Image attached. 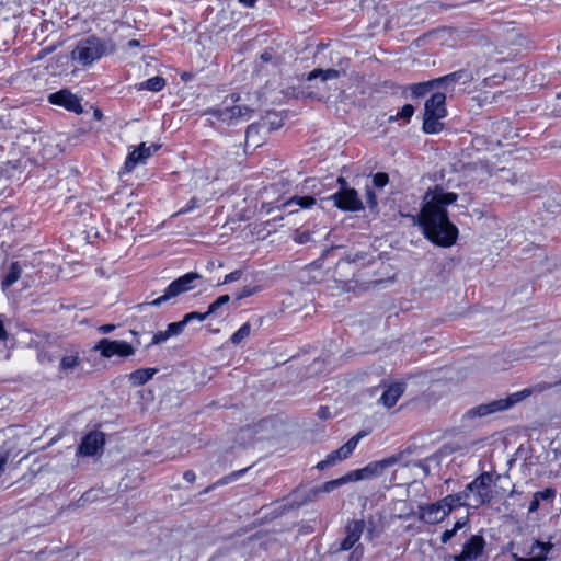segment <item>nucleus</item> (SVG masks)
Returning <instances> with one entry per match:
<instances>
[{"label":"nucleus","instance_id":"nucleus-49","mask_svg":"<svg viewBox=\"0 0 561 561\" xmlns=\"http://www.w3.org/2000/svg\"><path fill=\"white\" fill-rule=\"evenodd\" d=\"M366 199H367V204L369 205V207L373 208L377 205L376 195L369 187H367V191H366Z\"/></svg>","mask_w":561,"mask_h":561},{"label":"nucleus","instance_id":"nucleus-45","mask_svg":"<svg viewBox=\"0 0 561 561\" xmlns=\"http://www.w3.org/2000/svg\"><path fill=\"white\" fill-rule=\"evenodd\" d=\"M170 334L168 333V330L165 331H159L157 332L151 341V345L160 344L165 342L168 339H170Z\"/></svg>","mask_w":561,"mask_h":561},{"label":"nucleus","instance_id":"nucleus-62","mask_svg":"<svg viewBox=\"0 0 561 561\" xmlns=\"http://www.w3.org/2000/svg\"><path fill=\"white\" fill-rule=\"evenodd\" d=\"M366 538H368L369 540H371L374 538V535H373V530L371 529H368L367 534H366Z\"/></svg>","mask_w":561,"mask_h":561},{"label":"nucleus","instance_id":"nucleus-19","mask_svg":"<svg viewBox=\"0 0 561 561\" xmlns=\"http://www.w3.org/2000/svg\"><path fill=\"white\" fill-rule=\"evenodd\" d=\"M403 392L404 383L396 382L383 391V393L380 397V402L387 408H392L397 403L399 398L403 394Z\"/></svg>","mask_w":561,"mask_h":561},{"label":"nucleus","instance_id":"nucleus-35","mask_svg":"<svg viewBox=\"0 0 561 561\" xmlns=\"http://www.w3.org/2000/svg\"><path fill=\"white\" fill-rule=\"evenodd\" d=\"M347 479H346V476H343L339 479H335V480H331V481H327L324 482L320 488H319V492H323V493H330L332 492L334 489L347 483Z\"/></svg>","mask_w":561,"mask_h":561},{"label":"nucleus","instance_id":"nucleus-58","mask_svg":"<svg viewBox=\"0 0 561 561\" xmlns=\"http://www.w3.org/2000/svg\"><path fill=\"white\" fill-rule=\"evenodd\" d=\"M329 415H330L329 409L321 407L320 410H319V416L321 419H327Z\"/></svg>","mask_w":561,"mask_h":561},{"label":"nucleus","instance_id":"nucleus-39","mask_svg":"<svg viewBox=\"0 0 561 561\" xmlns=\"http://www.w3.org/2000/svg\"><path fill=\"white\" fill-rule=\"evenodd\" d=\"M261 291V286L257 285H248L244 286L238 294H237V300H241L243 298L250 297L254 294H257Z\"/></svg>","mask_w":561,"mask_h":561},{"label":"nucleus","instance_id":"nucleus-26","mask_svg":"<svg viewBox=\"0 0 561 561\" xmlns=\"http://www.w3.org/2000/svg\"><path fill=\"white\" fill-rule=\"evenodd\" d=\"M260 66L271 65L277 67L282 62L280 56L274 48H266L259 57Z\"/></svg>","mask_w":561,"mask_h":561},{"label":"nucleus","instance_id":"nucleus-2","mask_svg":"<svg viewBox=\"0 0 561 561\" xmlns=\"http://www.w3.org/2000/svg\"><path fill=\"white\" fill-rule=\"evenodd\" d=\"M115 45L112 41H104L96 36H89L78 42L71 53V58L83 66L91 65L104 55L113 53Z\"/></svg>","mask_w":561,"mask_h":561},{"label":"nucleus","instance_id":"nucleus-9","mask_svg":"<svg viewBox=\"0 0 561 561\" xmlns=\"http://www.w3.org/2000/svg\"><path fill=\"white\" fill-rule=\"evenodd\" d=\"M103 357L111 358L113 356L129 357L134 355L135 348L125 341H112L102 339L94 347Z\"/></svg>","mask_w":561,"mask_h":561},{"label":"nucleus","instance_id":"nucleus-1","mask_svg":"<svg viewBox=\"0 0 561 561\" xmlns=\"http://www.w3.org/2000/svg\"><path fill=\"white\" fill-rule=\"evenodd\" d=\"M457 199L458 194L446 192L439 185L425 193L419 222L424 236L434 244L448 248L456 242L458 228L449 220L447 207Z\"/></svg>","mask_w":561,"mask_h":561},{"label":"nucleus","instance_id":"nucleus-61","mask_svg":"<svg viewBox=\"0 0 561 561\" xmlns=\"http://www.w3.org/2000/svg\"><path fill=\"white\" fill-rule=\"evenodd\" d=\"M128 45H129L130 47H133V46H138V45H139V43H138V41H136V39H130V41L128 42Z\"/></svg>","mask_w":561,"mask_h":561},{"label":"nucleus","instance_id":"nucleus-50","mask_svg":"<svg viewBox=\"0 0 561 561\" xmlns=\"http://www.w3.org/2000/svg\"><path fill=\"white\" fill-rule=\"evenodd\" d=\"M456 535V529H446L440 537L443 543H447Z\"/></svg>","mask_w":561,"mask_h":561},{"label":"nucleus","instance_id":"nucleus-25","mask_svg":"<svg viewBox=\"0 0 561 561\" xmlns=\"http://www.w3.org/2000/svg\"><path fill=\"white\" fill-rule=\"evenodd\" d=\"M21 272H22V270H21V266L19 265V263L13 262L10 265L8 273L5 274V276L2 279V283H1L2 288L7 289L10 286H12L21 277Z\"/></svg>","mask_w":561,"mask_h":561},{"label":"nucleus","instance_id":"nucleus-48","mask_svg":"<svg viewBox=\"0 0 561 561\" xmlns=\"http://www.w3.org/2000/svg\"><path fill=\"white\" fill-rule=\"evenodd\" d=\"M5 316L0 314V341L5 342L8 340V332L4 328Z\"/></svg>","mask_w":561,"mask_h":561},{"label":"nucleus","instance_id":"nucleus-16","mask_svg":"<svg viewBox=\"0 0 561 561\" xmlns=\"http://www.w3.org/2000/svg\"><path fill=\"white\" fill-rule=\"evenodd\" d=\"M446 95L442 92L434 93L426 102H425V115H433L436 117H445L447 115V110L445 106Z\"/></svg>","mask_w":561,"mask_h":561},{"label":"nucleus","instance_id":"nucleus-15","mask_svg":"<svg viewBox=\"0 0 561 561\" xmlns=\"http://www.w3.org/2000/svg\"><path fill=\"white\" fill-rule=\"evenodd\" d=\"M251 110L248 106L233 105L225 106L214 111L217 118L224 123H231L241 117H249Z\"/></svg>","mask_w":561,"mask_h":561},{"label":"nucleus","instance_id":"nucleus-31","mask_svg":"<svg viewBox=\"0 0 561 561\" xmlns=\"http://www.w3.org/2000/svg\"><path fill=\"white\" fill-rule=\"evenodd\" d=\"M251 334L250 322L243 323L230 337V341L234 345H239Z\"/></svg>","mask_w":561,"mask_h":561},{"label":"nucleus","instance_id":"nucleus-29","mask_svg":"<svg viewBox=\"0 0 561 561\" xmlns=\"http://www.w3.org/2000/svg\"><path fill=\"white\" fill-rule=\"evenodd\" d=\"M440 118L442 117L424 114L423 130L427 134H436L440 131L443 128V124L439 123Z\"/></svg>","mask_w":561,"mask_h":561},{"label":"nucleus","instance_id":"nucleus-37","mask_svg":"<svg viewBox=\"0 0 561 561\" xmlns=\"http://www.w3.org/2000/svg\"><path fill=\"white\" fill-rule=\"evenodd\" d=\"M559 385H561V381H557V382L540 381V382H537L534 386L528 387V388H529V390H531V394H535V393H541L543 391L550 390L553 387H557Z\"/></svg>","mask_w":561,"mask_h":561},{"label":"nucleus","instance_id":"nucleus-44","mask_svg":"<svg viewBox=\"0 0 561 561\" xmlns=\"http://www.w3.org/2000/svg\"><path fill=\"white\" fill-rule=\"evenodd\" d=\"M297 243L304 244L313 241L312 234L309 231L297 232L295 236Z\"/></svg>","mask_w":561,"mask_h":561},{"label":"nucleus","instance_id":"nucleus-43","mask_svg":"<svg viewBox=\"0 0 561 561\" xmlns=\"http://www.w3.org/2000/svg\"><path fill=\"white\" fill-rule=\"evenodd\" d=\"M414 114V107L411 104H405L401 111L397 114V118H402L404 121H410L412 115Z\"/></svg>","mask_w":561,"mask_h":561},{"label":"nucleus","instance_id":"nucleus-7","mask_svg":"<svg viewBox=\"0 0 561 561\" xmlns=\"http://www.w3.org/2000/svg\"><path fill=\"white\" fill-rule=\"evenodd\" d=\"M366 435H367L366 431L358 432L356 435H354L352 438H350L344 445H342L339 449L328 454L325 459L319 461L316 467L319 470H324L328 467L335 466L337 462H341V461L347 459L353 454V451L357 447L360 439L364 438Z\"/></svg>","mask_w":561,"mask_h":561},{"label":"nucleus","instance_id":"nucleus-46","mask_svg":"<svg viewBox=\"0 0 561 561\" xmlns=\"http://www.w3.org/2000/svg\"><path fill=\"white\" fill-rule=\"evenodd\" d=\"M363 554H364L363 546L362 545H357L353 549V551H352V553H351V556L348 558V561H362Z\"/></svg>","mask_w":561,"mask_h":561},{"label":"nucleus","instance_id":"nucleus-64","mask_svg":"<svg viewBox=\"0 0 561 561\" xmlns=\"http://www.w3.org/2000/svg\"><path fill=\"white\" fill-rule=\"evenodd\" d=\"M251 432H252L251 427H247L241 431L242 434H247V433H251Z\"/></svg>","mask_w":561,"mask_h":561},{"label":"nucleus","instance_id":"nucleus-10","mask_svg":"<svg viewBox=\"0 0 561 561\" xmlns=\"http://www.w3.org/2000/svg\"><path fill=\"white\" fill-rule=\"evenodd\" d=\"M49 103L58 106H62L66 110L73 112L76 114L83 113V107L81 105V100L76 94L70 91L64 89L57 91L55 93H50L48 95Z\"/></svg>","mask_w":561,"mask_h":561},{"label":"nucleus","instance_id":"nucleus-63","mask_svg":"<svg viewBox=\"0 0 561 561\" xmlns=\"http://www.w3.org/2000/svg\"><path fill=\"white\" fill-rule=\"evenodd\" d=\"M5 466L0 461V476L4 472Z\"/></svg>","mask_w":561,"mask_h":561},{"label":"nucleus","instance_id":"nucleus-60","mask_svg":"<svg viewBox=\"0 0 561 561\" xmlns=\"http://www.w3.org/2000/svg\"><path fill=\"white\" fill-rule=\"evenodd\" d=\"M513 558L515 559V561H541L537 559L518 557L517 554H513Z\"/></svg>","mask_w":561,"mask_h":561},{"label":"nucleus","instance_id":"nucleus-27","mask_svg":"<svg viewBox=\"0 0 561 561\" xmlns=\"http://www.w3.org/2000/svg\"><path fill=\"white\" fill-rule=\"evenodd\" d=\"M340 71L336 69H314L307 76V80L311 81L317 78H321L322 81L337 79Z\"/></svg>","mask_w":561,"mask_h":561},{"label":"nucleus","instance_id":"nucleus-22","mask_svg":"<svg viewBox=\"0 0 561 561\" xmlns=\"http://www.w3.org/2000/svg\"><path fill=\"white\" fill-rule=\"evenodd\" d=\"M156 368H140L129 374L128 379L133 386L139 387L149 381L156 374Z\"/></svg>","mask_w":561,"mask_h":561},{"label":"nucleus","instance_id":"nucleus-56","mask_svg":"<svg viewBox=\"0 0 561 561\" xmlns=\"http://www.w3.org/2000/svg\"><path fill=\"white\" fill-rule=\"evenodd\" d=\"M468 519L467 518H460L458 519L454 527L451 529H456V533L461 529L466 524H467Z\"/></svg>","mask_w":561,"mask_h":561},{"label":"nucleus","instance_id":"nucleus-14","mask_svg":"<svg viewBox=\"0 0 561 561\" xmlns=\"http://www.w3.org/2000/svg\"><path fill=\"white\" fill-rule=\"evenodd\" d=\"M105 444V436L102 432H90L87 434L79 448V454L83 456H94Z\"/></svg>","mask_w":561,"mask_h":561},{"label":"nucleus","instance_id":"nucleus-36","mask_svg":"<svg viewBox=\"0 0 561 561\" xmlns=\"http://www.w3.org/2000/svg\"><path fill=\"white\" fill-rule=\"evenodd\" d=\"M230 301V296L229 295H222V296H219L214 302H211L208 307V313L209 316L210 314H217L219 309L227 305L228 302Z\"/></svg>","mask_w":561,"mask_h":561},{"label":"nucleus","instance_id":"nucleus-3","mask_svg":"<svg viewBox=\"0 0 561 561\" xmlns=\"http://www.w3.org/2000/svg\"><path fill=\"white\" fill-rule=\"evenodd\" d=\"M493 477V472H482L466 485L465 491H468L470 494L469 504L471 507L478 508L492 501L493 492L491 485L495 482Z\"/></svg>","mask_w":561,"mask_h":561},{"label":"nucleus","instance_id":"nucleus-24","mask_svg":"<svg viewBox=\"0 0 561 561\" xmlns=\"http://www.w3.org/2000/svg\"><path fill=\"white\" fill-rule=\"evenodd\" d=\"M164 87H165V80L159 76L149 78L148 80L137 83L135 85L137 91L149 90V91H153V92H159Z\"/></svg>","mask_w":561,"mask_h":561},{"label":"nucleus","instance_id":"nucleus-34","mask_svg":"<svg viewBox=\"0 0 561 561\" xmlns=\"http://www.w3.org/2000/svg\"><path fill=\"white\" fill-rule=\"evenodd\" d=\"M80 364V358L77 354L66 355L61 358L59 368L64 371L72 370Z\"/></svg>","mask_w":561,"mask_h":561},{"label":"nucleus","instance_id":"nucleus-20","mask_svg":"<svg viewBox=\"0 0 561 561\" xmlns=\"http://www.w3.org/2000/svg\"><path fill=\"white\" fill-rule=\"evenodd\" d=\"M440 503L444 504L446 510H449V513L451 510L459 507V506H470V494L468 491H462L457 494H450L445 496L443 500H440Z\"/></svg>","mask_w":561,"mask_h":561},{"label":"nucleus","instance_id":"nucleus-13","mask_svg":"<svg viewBox=\"0 0 561 561\" xmlns=\"http://www.w3.org/2000/svg\"><path fill=\"white\" fill-rule=\"evenodd\" d=\"M449 514V510H446L440 501L420 506L419 519L427 524H437Z\"/></svg>","mask_w":561,"mask_h":561},{"label":"nucleus","instance_id":"nucleus-54","mask_svg":"<svg viewBox=\"0 0 561 561\" xmlns=\"http://www.w3.org/2000/svg\"><path fill=\"white\" fill-rule=\"evenodd\" d=\"M115 329L114 324H104L99 328V332L102 334L111 333Z\"/></svg>","mask_w":561,"mask_h":561},{"label":"nucleus","instance_id":"nucleus-32","mask_svg":"<svg viewBox=\"0 0 561 561\" xmlns=\"http://www.w3.org/2000/svg\"><path fill=\"white\" fill-rule=\"evenodd\" d=\"M436 85V82L428 81V82H421V83H414L410 85V90L412 93V96L420 98L424 96L426 93L433 89V87Z\"/></svg>","mask_w":561,"mask_h":561},{"label":"nucleus","instance_id":"nucleus-51","mask_svg":"<svg viewBox=\"0 0 561 561\" xmlns=\"http://www.w3.org/2000/svg\"><path fill=\"white\" fill-rule=\"evenodd\" d=\"M196 207V199L192 198L183 208L179 210V214H186Z\"/></svg>","mask_w":561,"mask_h":561},{"label":"nucleus","instance_id":"nucleus-53","mask_svg":"<svg viewBox=\"0 0 561 561\" xmlns=\"http://www.w3.org/2000/svg\"><path fill=\"white\" fill-rule=\"evenodd\" d=\"M183 478H184L185 481H187L190 483H193L195 481V479H196V474H195L194 471L187 470V471L184 472Z\"/></svg>","mask_w":561,"mask_h":561},{"label":"nucleus","instance_id":"nucleus-40","mask_svg":"<svg viewBox=\"0 0 561 561\" xmlns=\"http://www.w3.org/2000/svg\"><path fill=\"white\" fill-rule=\"evenodd\" d=\"M207 317H209V313L208 311L206 312H197V311H192V312H188L186 313L184 317H183V320L184 322L186 323V325L192 322V321H204Z\"/></svg>","mask_w":561,"mask_h":561},{"label":"nucleus","instance_id":"nucleus-12","mask_svg":"<svg viewBox=\"0 0 561 561\" xmlns=\"http://www.w3.org/2000/svg\"><path fill=\"white\" fill-rule=\"evenodd\" d=\"M160 146L158 145H150L146 146L145 142H141L137 148H135L128 156L124 164V169L126 172L133 171L136 165L139 163H145V161L151 157Z\"/></svg>","mask_w":561,"mask_h":561},{"label":"nucleus","instance_id":"nucleus-42","mask_svg":"<svg viewBox=\"0 0 561 561\" xmlns=\"http://www.w3.org/2000/svg\"><path fill=\"white\" fill-rule=\"evenodd\" d=\"M389 182V176L385 172H378L373 176L374 186L378 188L385 187Z\"/></svg>","mask_w":561,"mask_h":561},{"label":"nucleus","instance_id":"nucleus-17","mask_svg":"<svg viewBox=\"0 0 561 561\" xmlns=\"http://www.w3.org/2000/svg\"><path fill=\"white\" fill-rule=\"evenodd\" d=\"M502 411H504L503 405H502L500 399H497V400H493L488 403H483V404H480L478 407H474V408L468 410L466 412L465 416L469 417V419L484 417L490 414H493L496 412H502Z\"/></svg>","mask_w":561,"mask_h":561},{"label":"nucleus","instance_id":"nucleus-41","mask_svg":"<svg viewBox=\"0 0 561 561\" xmlns=\"http://www.w3.org/2000/svg\"><path fill=\"white\" fill-rule=\"evenodd\" d=\"M186 327V323L182 319L179 322H172L168 325L167 330L170 336L179 335L183 332L184 328Z\"/></svg>","mask_w":561,"mask_h":561},{"label":"nucleus","instance_id":"nucleus-52","mask_svg":"<svg viewBox=\"0 0 561 561\" xmlns=\"http://www.w3.org/2000/svg\"><path fill=\"white\" fill-rule=\"evenodd\" d=\"M37 358L41 364H46V363L53 362V357L49 354H47L46 352H39L37 355Z\"/></svg>","mask_w":561,"mask_h":561},{"label":"nucleus","instance_id":"nucleus-11","mask_svg":"<svg viewBox=\"0 0 561 561\" xmlns=\"http://www.w3.org/2000/svg\"><path fill=\"white\" fill-rule=\"evenodd\" d=\"M365 529L363 519L350 520L345 526V537L341 541L339 551H348L354 549L358 543Z\"/></svg>","mask_w":561,"mask_h":561},{"label":"nucleus","instance_id":"nucleus-55","mask_svg":"<svg viewBox=\"0 0 561 561\" xmlns=\"http://www.w3.org/2000/svg\"><path fill=\"white\" fill-rule=\"evenodd\" d=\"M539 505H540L539 500H537V499L534 496V497H533V501H531V502H530V504H529V508H528L529 513H534V512L538 511Z\"/></svg>","mask_w":561,"mask_h":561},{"label":"nucleus","instance_id":"nucleus-28","mask_svg":"<svg viewBox=\"0 0 561 561\" xmlns=\"http://www.w3.org/2000/svg\"><path fill=\"white\" fill-rule=\"evenodd\" d=\"M15 449V445L12 442H5L0 446V461L4 466L18 456L19 453Z\"/></svg>","mask_w":561,"mask_h":561},{"label":"nucleus","instance_id":"nucleus-47","mask_svg":"<svg viewBox=\"0 0 561 561\" xmlns=\"http://www.w3.org/2000/svg\"><path fill=\"white\" fill-rule=\"evenodd\" d=\"M241 275H242V271L236 270L225 276L222 284H229V283L239 280L241 278Z\"/></svg>","mask_w":561,"mask_h":561},{"label":"nucleus","instance_id":"nucleus-21","mask_svg":"<svg viewBox=\"0 0 561 561\" xmlns=\"http://www.w3.org/2000/svg\"><path fill=\"white\" fill-rule=\"evenodd\" d=\"M552 549L553 545L551 542H542L540 540H535L530 547L528 554L530 556V559L548 561L550 559L548 554Z\"/></svg>","mask_w":561,"mask_h":561},{"label":"nucleus","instance_id":"nucleus-4","mask_svg":"<svg viewBox=\"0 0 561 561\" xmlns=\"http://www.w3.org/2000/svg\"><path fill=\"white\" fill-rule=\"evenodd\" d=\"M202 276L196 272H190L174 279L164 290L163 295L148 302L153 307H159L181 294H184L195 287L194 283L201 279Z\"/></svg>","mask_w":561,"mask_h":561},{"label":"nucleus","instance_id":"nucleus-38","mask_svg":"<svg viewBox=\"0 0 561 561\" xmlns=\"http://www.w3.org/2000/svg\"><path fill=\"white\" fill-rule=\"evenodd\" d=\"M557 495V491L553 488H547L543 491H538L534 494V496L540 501H549L552 502Z\"/></svg>","mask_w":561,"mask_h":561},{"label":"nucleus","instance_id":"nucleus-30","mask_svg":"<svg viewBox=\"0 0 561 561\" xmlns=\"http://www.w3.org/2000/svg\"><path fill=\"white\" fill-rule=\"evenodd\" d=\"M249 468H244V469H241V470H237V471H233L231 472L230 474L219 479L218 481H216L214 484L209 485L206 490H205V493L214 490L216 486H220V485H225V484H228L230 482H233L236 480H238L240 477H242L247 471H248Z\"/></svg>","mask_w":561,"mask_h":561},{"label":"nucleus","instance_id":"nucleus-33","mask_svg":"<svg viewBox=\"0 0 561 561\" xmlns=\"http://www.w3.org/2000/svg\"><path fill=\"white\" fill-rule=\"evenodd\" d=\"M466 77V72L462 70L451 72L449 75H446L444 77H440L438 79L433 80V82H436V85L444 84L448 87L449 84H454L455 82L463 79Z\"/></svg>","mask_w":561,"mask_h":561},{"label":"nucleus","instance_id":"nucleus-5","mask_svg":"<svg viewBox=\"0 0 561 561\" xmlns=\"http://www.w3.org/2000/svg\"><path fill=\"white\" fill-rule=\"evenodd\" d=\"M399 456H390L388 458L371 461L360 469L347 472L346 479L348 482H356L360 480H368L381 476L386 469L392 467L399 461Z\"/></svg>","mask_w":561,"mask_h":561},{"label":"nucleus","instance_id":"nucleus-18","mask_svg":"<svg viewBox=\"0 0 561 561\" xmlns=\"http://www.w3.org/2000/svg\"><path fill=\"white\" fill-rule=\"evenodd\" d=\"M316 204L312 196H293L283 204V208L287 209L289 214L298 211V209H307Z\"/></svg>","mask_w":561,"mask_h":561},{"label":"nucleus","instance_id":"nucleus-6","mask_svg":"<svg viewBox=\"0 0 561 561\" xmlns=\"http://www.w3.org/2000/svg\"><path fill=\"white\" fill-rule=\"evenodd\" d=\"M341 188L334 193L330 198L333 199L334 205L345 211H358L364 208L362 199L355 188L346 186V181L339 178Z\"/></svg>","mask_w":561,"mask_h":561},{"label":"nucleus","instance_id":"nucleus-59","mask_svg":"<svg viewBox=\"0 0 561 561\" xmlns=\"http://www.w3.org/2000/svg\"><path fill=\"white\" fill-rule=\"evenodd\" d=\"M241 4H243L247 8L254 7L256 0H238Z\"/></svg>","mask_w":561,"mask_h":561},{"label":"nucleus","instance_id":"nucleus-23","mask_svg":"<svg viewBox=\"0 0 561 561\" xmlns=\"http://www.w3.org/2000/svg\"><path fill=\"white\" fill-rule=\"evenodd\" d=\"M531 396V390L529 388H525L520 391L514 392L508 394L506 398L500 399L503 410L506 411L514 407L515 404L522 402L523 400L527 399Z\"/></svg>","mask_w":561,"mask_h":561},{"label":"nucleus","instance_id":"nucleus-57","mask_svg":"<svg viewBox=\"0 0 561 561\" xmlns=\"http://www.w3.org/2000/svg\"><path fill=\"white\" fill-rule=\"evenodd\" d=\"M259 131V126L250 125L247 129V138L252 137L253 134H256Z\"/></svg>","mask_w":561,"mask_h":561},{"label":"nucleus","instance_id":"nucleus-8","mask_svg":"<svg viewBox=\"0 0 561 561\" xmlns=\"http://www.w3.org/2000/svg\"><path fill=\"white\" fill-rule=\"evenodd\" d=\"M486 541L481 535H471L463 543L461 552L449 556L446 561H477L483 556Z\"/></svg>","mask_w":561,"mask_h":561}]
</instances>
